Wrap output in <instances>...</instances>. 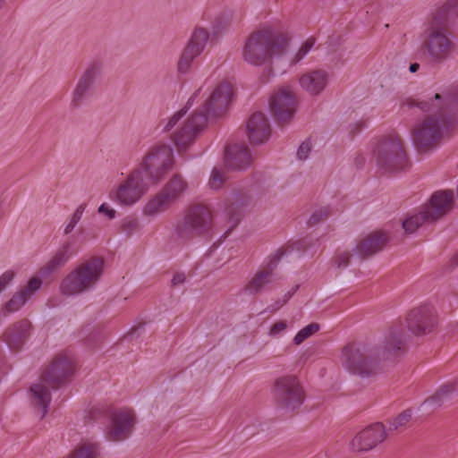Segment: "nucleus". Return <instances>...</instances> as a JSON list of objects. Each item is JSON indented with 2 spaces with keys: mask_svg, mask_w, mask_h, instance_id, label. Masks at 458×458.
Returning <instances> with one entry per match:
<instances>
[{
  "mask_svg": "<svg viewBox=\"0 0 458 458\" xmlns=\"http://www.w3.org/2000/svg\"><path fill=\"white\" fill-rule=\"evenodd\" d=\"M406 342L402 332H391L383 348H370L365 344H346L341 354L343 365L352 374L372 377L382 371L380 357L384 360L396 358L405 352Z\"/></svg>",
  "mask_w": 458,
  "mask_h": 458,
  "instance_id": "1",
  "label": "nucleus"
},
{
  "mask_svg": "<svg viewBox=\"0 0 458 458\" xmlns=\"http://www.w3.org/2000/svg\"><path fill=\"white\" fill-rule=\"evenodd\" d=\"M457 18L458 0H448L433 13L421 45L429 63L440 64L455 53L456 44L451 38L449 28Z\"/></svg>",
  "mask_w": 458,
  "mask_h": 458,
  "instance_id": "2",
  "label": "nucleus"
},
{
  "mask_svg": "<svg viewBox=\"0 0 458 458\" xmlns=\"http://www.w3.org/2000/svg\"><path fill=\"white\" fill-rule=\"evenodd\" d=\"M75 372V363L71 357L65 354H57L41 373L42 383L34 384L30 387L33 396V405L38 410L40 419L48 412L51 403V394L45 385L53 389H58L67 384Z\"/></svg>",
  "mask_w": 458,
  "mask_h": 458,
  "instance_id": "3",
  "label": "nucleus"
},
{
  "mask_svg": "<svg viewBox=\"0 0 458 458\" xmlns=\"http://www.w3.org/2000/svg\"><path fill=\"white\" fill-rule=\"evenodd\" d=\"M288 47V38L283 34L274 33L270 30L252 32L247 38L242 56L253 65H262L272 56L283 55Z\"/></svg>",
  "mask_w": 458,
  "mask_h": 458,
  "instance_id": "4",
  "label": "nucleus"
},
{
  "mask_svg": "<svg viewBox=\"0 0 458 458\" xmlns=\"http://www.w3.org/2000/svg\"><path fill=\"white\" fill-rule=\"evenodd\" d=\"M104 266V259L98 257L81 262L63 280L62 293L74 295L93 288L102 276Z\"/></svg>",
  "mask_w": 458,
  "mask_h": 458,
  "instance_id": "5",
  "label": "nucleus"
},
{
  "mask_svg": "<svg viewBox=\"0 0 458 458\" xmlns=\"http://www.w3.org/2000/svg\"><path fill=\"white\" fill-rule=\"evenodd\" d=\"M213 225L214 216L210 208L204 204H194L185 210L182 220L176 225L175 233L177 238L186 242L209 235Z\"/></svg>",
  "mask_w": 458,
  "mask_h": 458,
  "instance_id": "6",
  "label": "nucleus"
},
{
  "mask_svg": "<svg viewBox=\"0 0 458 458\" xmlns=\"http://www.w3.org/2000/svg\"><path fill=\"white\" fill-rule=\"evenodd\" d=\"M453 191H436L430 198L428 204L421 211L403 222V228L407 233H413L424 223H434L448 214L453 208Z\"/></svg>",
  "mask_w": 458,
  "mask_h": 458,
  "instance_id": "7",
  "label": "nucleus"
},
{
  "mask_svg": "<svg viewBox=\"0 0 458 458\" xmlns=\"http://www.w3.org/2000/svg\"><path fill=\"white\" fill-rule=\"evenodd\" d=\"M89 416L94 420L102 418L110 420L111 425L106 432V437L113 442H120L128 438L135 423L133 411L127 408L115 410L112 406H94L89 411Z\"/></svg>",
  "mask_w": 458,
  "mask_h": 458,
  "instance_id": "8",
  "label": "nucleus"
},
{
  "mask_svg": "<svg viewBox=\"0 0 458 458\" xmlns=\"http://www.w3.org/2000/svg\"><path fill=\"white\" fill-rule=\"evenodd\" d=\"M272 395L276 407L285 412L295 411L306 399L304 387L295 375L276 377L273 383Z\"/></svg>",
  "mask_w": 458,
  "mask_h": 458,
  "instance_id": "9",
  "label": "nucleus"
},
{
  "mask_svg": "<svg viewBox=\"0 0 458 458\" xmlns=\"http://www.w3.org/2000/svg\"><path fill=\"white\" fill-rule=\"evenodd\" d=\"M374 156L378 167L386 172L402 171L409 165L403 141L396 133L382 138L374 149Z\"/></svg>",
  "mask_w": 458,
  "mask_h": 458,
  "instance_id": "10",
  "label": "nucleus"
},
{
  "mask_svg": "<svg viewBox=\"0 0 458 458\" xmlns=\"http://www.w3.org/2000/svg\"><path fill=\"white\" fill-rule=\"evenodd\" d=\"M437 103H429L428 101H417L413 98L405 99L402 106L412 108L419 107L423 112L432 111L437 108L436 112L441 118L445 119L449 125L457 121L458 117V85H452L443 90L441 94L437 93L434 97Z\"/></svg>",
  "mask_w": 458,
  "mask_h": 458,
  "instance_id": "11",
  "label": "nucleus"
},
{
  "mask_svg": "<svg viewBox=\"0 0 458 458\" xmlns=\"http://www.w3.org/2000/svg\"><path fill=\"white\" fill-rule=\"evenodd\" d=\"M173 149L165 145L154 147L145 157L141 174L148 184H157L174 166Z\"/></svg>",
  "mask_w": 458,
  "mask_h": 458,
  "instance_id": "12",
  "label": "nucleus"
},
{
  "mask_svg": "<svg viewBox=\"0 0 458 458\" xmlns=\"http://www.w3.org/2000/svg\"><path fill=\"white\" fill-rule=\"evenodd\" d=\"M449 126L437 113L428 115L413 130V142L420 150H428L438 144L443 131Z\"/></svg>",
  "mask_w": 458,
  "mask_h": 458,
  "instance_id": "13",
  "label": "nucleus"
},
{
  "mask_svg": "<svg viewBox=\"0 0 458 458\" xmlns=\"http://www.w3.org/2000/svg\"><path fill=\"white\" fill-rule=\"evenodd\" d=\"M406 323L408 329L420 336L432 333L437 327L438 318L433 306L422 304L409 311Z\"/></svg>",
  "mask_w": 458,
  "mask_h": 458,
  "instance_id": "14",
  "label": "nucleus"
},
{
  "mask_svg": "<svg viewBox=\"0 0 458 458\" xmlns=\"http://www.w3.org/2000/svg\"><path fill=\"white\" fill-rule=\"evenodd\" d=\"M233 97V87L229 82L220 83L204 104L199 113L208 117H219L226 113Z\"/></svg>",
  "mask_w": 458,
  "mask_h": 458,
  "instance_id": "15",
  "label": "nucleus"
},
{
  "mask_svg": "<svg viewBox=\"0 0 458 458\" xmlns=\"http://www.w3.org/2000/svg\"><path fill=\"white\" fill-rule=\"evenodd\" d=\"M270 111L279 124L288 123L296 110V98L289 88H282L269 100Z\"/></svg>",
  "mask_w": 458,
  "mask_h": 458,
  "instance_id": "16",
  "label": "nucleus"
},
{
  "mask_svg": "<svg viewBox=\"0 0 458 458\" xmlns=\"http://www.w3.org/2000/svg\"><path fill=\"white\" fill-rule=\"evenodd\" d=\"M207 124L205 114L196 111L174 135V142L178 150H184L191 145L197 134L202 131Z\"/></svg>",
  "mask_w": 458,
  "mask_h": 458,
  "instance_id": "17",
  "label": "nucleus"
},
{
  "mask_svg": "<svg viewBox=\"0 0 458 458\" xmlns=\"http://www.w3.org/2000/svg\"><path fill=\"white\" fill-rule=\"evenodd\" d=\"M386 438V428L382 423H374L359 433L351 441L354 452H367L375 448Z\"/></svg>",
  "mask_w": 458,
  "mask_h": 458,
  "instance_id": "18",
  "label": "nucleus"
},
{
  "mask_svg": "<svg viewBox=\"0 0 458 458\" xmlns=\"http://www.w3.org/2000/svg\"><path fill=\"white\" fill-rule=\"evenodd\" d=\"M148 185V182L140 170L132 172L117 191L119 202L126 206L132 205L140 199Z\"/></svg>",
  "mask_w": 458,
  "mask_h": 458,
  "instance_id": "19",
  "label": "nucleus"
},
{
  "mask_svg": "<svg viewBox=\"0 0 458 458\" xmlns=\"http://www.w3.org/2000/svg\"><path fill=\"white\" fill-rule=\"evenodd\" d=\"M284 255V251L282 249L277 250L272 254L266 267L256 272L250 282L244 286V290L250 294H259L266 290L267 285L272 283L274 270Z\"/></svg>",
  "mask_w": 458,
  "mask_h": 458,
  "instance_id": "20",
  "label": "nucleus"
},
{
  "mask_svg": "<svg viewBox=\"0 0 458 458\" xmlns=\"http://www.w3.org/2000/svg\"><path fill=\"white\" fill-rule=\"evenodd\" d=\"M208 36V32L203 29L194 30L178 61V71L180 72L185 73L190 70L191 62L203 51Z\"/></svg>",
  "mask_w": 458,
  "mask_h": 458,
  "instance_id": "21",
  "label": "nucleus"
},
{
  "mask_svg": "<svg viewBox=\"0 0 458 458\" xmlns=\"http://www.w3.org/2000/svg\"><path fill=\"white\" fill-rule=\"evenodd\" d=\"M247 135L252 145H259L266 142L271 134V129L266 115L261 112H256L247 121Z\"/></svg>",
  "mask_w": 458,
  "mask_h": 458,
  "instance_id": "22",
  "label": "nucleus"
},
{
  "mask_svg": "<svg viewBox=\"0 0 458 458\" xmlns=\"http://www.w3.org/2000/svg\"><path fill=\"white\" fill-rule=\"evenodd\" d=\"M30 322L28 319H21L8 327L2 335L10 349L18 352L29 338L30 333Z\"/></svg>",
  "mask_w": 458,
  "mask_h": 458,
  "instance_id": "23",
  "label": "nucleus"
},
{
  "mask_svg": "<svg viewBox=\"0 0 458 458\" xmlns=\"http://www.w3.org/2000/svg\"><path fill=\"white\" fill-rule=\"evenodd\" d=\"M387 242L386 233L381 231L373 232L357 243L355 252L361 259H366L382 250Z\"/></svg>",
  "mask_w": 458,
  "mask_h": 458,
  "instance_id": "24",
  "label": "nucleus"
},
{
  "mask_svg": "<svg viewBox=\"0 0 458 458\" xmlns=\"http://www.w3.org/2000/svg\"><path fill=\"white\" fill-rule=\"evenodd\" d=\"M225 165L232 170H245L252 164L249 148L244 144H233L225 148Z\"/></svg>",
  "mask_w": 458,
  "mask_h": 458,
  "instance_id": "25",
  "label": "nucleus"
},
{
  "mask_svg": "<svg viewBox=\"0 0 458 458\" xmlns=\"http://www.w3.org/2000/svg\"><path fill=\"white\" fill-rule=\"evenodd\" d=\"M248 198L239 192H233L225 200V213L232 223L230 228L225 232V237H226L231 231L236 227L242 219L243 214V208L247 205Z\"/></svg>",
  "mask_w": 458,
  "mask_h": 458,
  "instance_id": "26",
  "label": "nucleus"
},
{
  "mask_svg": "<svg viewBox=\"0 0 458 458\" xmlns=\"http://www.w3.org/2000/svg\"><path fill=\"white\" fill-rule=\"evenodd\" d=\"M300 84L310 95H318L327 84V74L321 70L312 71L301 77Z\"/></svg>",
  "mask_w": 458,
  "mask_h": 458,
  "instance_id": "27",
  "label": "nucleus"
},
{
  "mask_svg": "<svg viewBox=\"0 0 458 458\" xmlns=\"http://www.w3.org/2000/svg\"><path fill=\"white\" fill-rule=\"evenodd\" d=\"M70 244L65 243L60 248L54 257L40 269V274L42 276H48L52 274L54 271L62 267L65 265V263L71 258V254L69 253Z\"/></svg>",
  "mask_w": 458,
  "mask_h": 458,
  "instance_id": "28",
  "label": "nucleus"
},
{
  "mask_svg": "<svg viewBox=\"0 0 458 458\" xmlns=\"http://www.w3.org/2000/svg\"><path fill=\"white\" fill-rule=\"evenodd\" d=\"M100 445L98 442L81 440L69 454L68 458H99Z\"/></svg>",
  "mask_w": 458,
  "mask_h": 458,
  "instance_id": "29",
  "label": "nucleus"
},
{
  "mask_svg": "<svg viewBox=\"0 0 458 458\" xmlns=\"http://www.w3.org/2000/svg\"><path fill=\"white\" fill-rule=\"evenodd\" d=\"M187 182L180 174H174L163 187L161 191L174 203L185 191Z\"/></svg>",
  "mask_w": 458,
  "mask_h": 458,
  "instance_id": "30",
  "label": "nucleus"
},
{
  "mask_svg": "<svg viewBox=\"0 0 458 458\" xmlns=\"http://www.w3.org/2000/svg\"><path fill=\"white\" fill-rule=\"evenodd\" d=\"M173 202L161 191L156 194L144 207V214L155 216L167 210Z\"/></svg>",
  "mask_w": 458,
  "mask_h": 458,
  "instance_id": "31",
  "label": "nucleus"
},
{
  "mask_svg": "<svg viewBox=\"0 0 458 458\" xmlns=\"http://www.w3.org/2000/svg\"><path fill=\"white\" fill-rule=\"evenodd\" d=\"M97 71L98 67H96L95 65L89 67L80 80L78 86L75 89L73 98V103L76 106L79 105L80 99L85 95V93L92 84Z\"/></svg>",
  "mask_w": 458,
  "mask_h": 458,
  "instance_id": "32",
  "label": "nucleus"
},
{
  "mask_svg": "<svg viewBox=\"0 0 458 458\" xmlns=\"http://www.w3.org/2000/svg\"><path fill=\"white\" fill-rule=\"evenodd\" d=\"M29 300L26 294H24L21 290L15 293L13 297L4 304L2 308L1 311L4 316H7L11 313L16 312L21 310V308Z\"/></svg>",
  "mask_w": 458,
  "mask_h": 458,
  "instance_id": "33",
  "label": "nucleus"
},
{
  "mask_svg": "<svg viewBox=\"0 0 458 458\" xmlns=\"http://www.w3.org/2000/svg\"><path fill=\"white\" fill-rule=\"evenodd\" d=\"M411 419V411H403L389 421V430L403 429Z\"/></svg>",
  "mask_w": 458,
  "mask_h": 458,
  "instance_id": "34",
  "label": "nucleus"
},
{
  "mask_svg": "<svg viewBox=\"0 0 458 458\" xmlns=\"http://www.w3.org/2000/svg\"><path fill=\"white\" fill-rule=\"evenodd\" d=\"M319 330V325L317 323H311L302 329H301L293 338V342L295 344H301L304 340L308 337L315 334Z\"/></svg>",
  "mask_w": 458,
  "mask_h": 458,
  "instance_id": "35",
  "label": "nucleus"
},
{
  "mask_svg": "<svg viewBox=\"0 0 458 458\" xmlns=\"http://www.w3.org/2000/svg\"><path fill=\"white\" fill-rule=\"evenodd\" d=\"M331 215V210L328 207H323L315 210L308 220L310 226L316 225L325 221Z\"/></svg>",
  "mask_w": 458,
  "mask_h": 458,
  "instance_id": "36",
  "label": "nucleus"
},
{
  "mask_svg": "<svg viewBox=\"0 0 458 458\" xmlns=\"http://www.w3.org/2000/svg\"><path fill=\"white\" fill-rule=\"evenodd\" d=\"M315 42H316L315 38L311 37V38H308L304 42V44L301 47V48L299 49L297 54L294 55V57L293 58L292 63L293 64L299 63L310 51V49L314 47Z\"/></svg>",
  "mask_w": 458,
  "mask_h": 458,
  "instance_id": "37",
  "label": "nucleus"
},
{
  "mask_svg": "<svg viewBox=\"0 0 458 458\" xmlns=\"http://www.w3.org/2000/svg\"><path fill=\"white\" fill-rule=\"evenodd\" d=\"M225 181V178L223 173L219 169L214 168L212 170V174H211L209 182H208L210 188L218 190L222 187Z\"/></svg>",
  "mask_w": 458,
  "mask_h": 458,
  "instance_id": "38",
  "label": "nucleus"
},
{
  "mask_svg": "<svg viewBox=\"0 0 458 458\" xmlns=\"http://www.w3.org/2000/svg\"><path fill=\"white\" fill-rule=\"evenodd\" d=\"M351 253L349 251L337 252L333 259L334 265L338 268H344L350 264Z\"/></svg>",
  "mask_w": 458,
  "mask_h": 458,
  "instance_id": "39",
  "label": "nucleus"
},
{
  "mask_svg": "<svg viewBox=\"0 0 458 458\" xmlns=\"http://www.w3.org/2000/svg\"><path fill=\"white\" fill-rule=\"evenodd\" d=\"M41 284L42 282L40 279L33 277L28 282V284L23 289H21V292L30 299V296L33 295L34 293L40 288Z\"/></svg>",
  "mask_w": 458,
  "mask_h": 458,
  "instance_id": "40",
  "label": "nucleus"
},
{
  "mask_svg": "<svg viewBox=\"0 0 458 458\" xmlns=\"http://www.w3.org/2000/svg\"><path fill=\"white\" fill-rule=\"evenodd\" d=\"M140 228L139 221L136 218H126L122 224L123 232L131 235Z\"/></svg>",
  "mask_w": 458,
  "mask_h": 458,
  "instance_id": "41",
  "label": "nucleus"
},
{
  "mask_svg": "<svg viewBox=\"0 0 458 458\" xmlns=\"http://www.w3.org/2000/svg\"><path fill=\"white\" fill-rule=\"evenodd\" d=\"M310 150H311V143L310 142V140H305L300 145V147L297 150V157L301 160H305L308 157Z\"/></svg>",
  "mask_w": 458,
  "mask_h": 458,
  "instance_id": "42",
  "label": "nucleus"
},
{
  "mask_svg": "<svg viewBox=\"0 0 458 458\" xmlns=\"http://www.w3.org/2000/svg\"><path fill=\"white\" fill-rule=\"evenodd\" d=\"M299 286L296 285L294 286L292 291H289L284 296V299L282 301H277L276 303H274L272 305V309H271V311H275L276 310H278L280 309L282 306H284V304H286L288 302V301L292 298V296L296 293V291L298 290Z\"/></svg>",
  "mask_w": 458,
  "mask_h": 458,
  "instance_id": "43",
  "label": "nucleus"
},
{
  "mask_svg": "<svg viewBox=\"0 0 458 458\" xmlns=\"http://www.w3.org/2000/svg\"><path fill=\"white\" fill-rule=\"evenodd\" d=\"M14 277V272L6 271L0 276V293H2L13 281Z\"/></svg>",
  "mask_w": 458,
  "mask_h": 458,
  "instance_id": "44",
  "label": "nucleus"
},
{
  "mask_svg": "<svg viewBox=\"0 0 458 458\" xmlns=\"http://www.w3.org/2000/svg\"><path fill=\"white\" fill-rule=\"evenodd\" d=\"M187 110L185 108H182L176 114H174L167 123L166 126L165 127V131H168L171 129L174 128V126L177 123V122L186 114Z\"/></svg>",
  "mask_w": 458,
  "mask_h": 458,
  "instance_id": "45",
  "label": "nucleus"
},
{
  "mask_svg": "<svg viewBox=\"0 0 458 458\" xmlns=\"http://www.w3.org/2000/svg\"><path fill=\"white\" fill-rule=\"evenodd\" d=\"M287 328V323L284 320L276 321L270 328L269 334L276 335Z\"/></svg>",
  "mask_w": 458,
  "mask_h": 458,
  "instance_id": "46",
  "label": "nucleus"
},
{
  "mask_svg": "<svg viewBox=\"0 0 458 458\" xmlns=\"http://www.w3.org/2000/svg\"><path fill=\"white\" fill-rule=\"evenodd\" d=\"M454 390L453 386H443L440 387V389L436 393L435 395H433L431 398L427 399L426 402L431 403L435 401L436 399L440 398V396L447 394L448 393L452 392Z\"/></svg>",
  "mask_w": 458,
  "mask_h": 458,
  "instance_id": "47",
  "label": "nucleus"
},
{
  "mask_svg": "<svg viewBox=\"0 0 458 458\" xmlns=\"http://www.w3.org/2000/svg\"><path fill=\"white\" fill-rule=\"evenodd\" d=\"M185 279L186 277L183 273H175L171 282L172 286L174 287L179 284H182L185 282Z\"/></svg>",
  "mask_w": 458,
  "mask_h": 458,
  "instance_id": "48",
  "label": "nucleus"
},
{
  "mask_svg": "<svg viewBox=\"0 0 458 458\" xmlns=\"http://www.w3.org/2000/svg\"><path fill=\"white\" fill-rule=\"evenodd\" d=\"M98 212L107 215L110 219L114 218L115 216V211L114 209H110L108 207L106 206V204H102L98 208Z\"/></svg>",
  "mask_w": 458,
  "mask_h": 458,
  "instance_id": "49",
  "label": "nucleus"
},
{
  "mask_svg": "<svg viewBox=\"0 0 458 458\" xmlns=\"http://www.w3.org/2000/svg\"><path fill=\"white\" fill-rule=\"evenodd\" d=\"M86 204L80 205L77 209L75 210L74 214L72 215V218L74 221H80L81 218V216L85 210Z\"/></svg>",
  "mask_w": 458,
  "mask_h": 458,
  "instance_id": "50",
  "label": "nucleus"
},
{
  "mask_svg": "<svg viewBox=\"0 0 458 458\" xmlns=\"http://www.w3.org/2000/svg\"><path fill=\"white\" fill-rule=\"evenodd\" d=\"M420 68V64L418 63H413L410 65V72H416Z\"/></svg>",
  "mask_w": 458,
  "mask_h": 458,
  "instance_id": "51",
  "label": "nucleus"
},
{
  "mask_svg": "<svg viewBox=\"0 0 458 458\" xmlns=\"http://www.w3.org/2000/svg\"><path fill=\"white\" fill-rule=\"evenodd\" d=\"M74 227H75V226H74L73 225H72V224H70V223H69V224L65 226V228H64V233H65V234L70 233L73 230V228H74Z\"/></svg>",
  "mask_w": 458,
  "mask_h": 458,
  "instance_id": "52",
  "label": "nucleus"
},
{
  "mask_svg": "<svg viewBox=\"0 0 458 458\" xmlns=\"http://www.w3.org/2000/svg\"><path fill=\"white\" fill-rule=\"evenodd\" d=\"M452 262L454 263V265L458 264V252L454 256Z\"/></svg>",
  "mask_w": 458,
  "mask_h": 458,
  "instance_id": "53",
  "label": "nucleus"
},
{
  "mask_svg": "<svg viewBox=\"0 0 458 458\" xmlns=\"http://www.w3.org/2000/svg\"><path fill=\"white\" fill-rule=\"evenodd\" d=\"M79 221H74L73 218L72 217V220L70 221V224L73 225L74 226L77 225Z\"/></svg>",
  "mask_w": 458,
  "mask_h": 458,
  "instance_id": "54",
  "label": "nucleus"
},
{
  "mask_svg": "<svg viewBox=\"0 0 458 458\" xmlns=\"http://www.w3.org/2000/svg\"><path fill=\"white\" fill-rule=\"evenodd\" d=\"M192 100V98L189 99V101H187V106L191 105V102Z\"/></svg>",
  "mask_w": 458,
  "mask_h": 458,
  "instance_id": "55",
  "label": "nucleus"
},
{
  "mask_svg": "<svg viewBox=\"0 0 458 458\" xmlns=\"http://www.w3.org/2000/svg\"><path fill=\"white\" fill-rule=\"evenodd\" d=\"M457 169H458V163H457Z\"/></svg>",
  "mask_w": 458,
  "mask_h": 458,
  "instance_id": "56",
  "label": "nucleus"
}]
</instances>
